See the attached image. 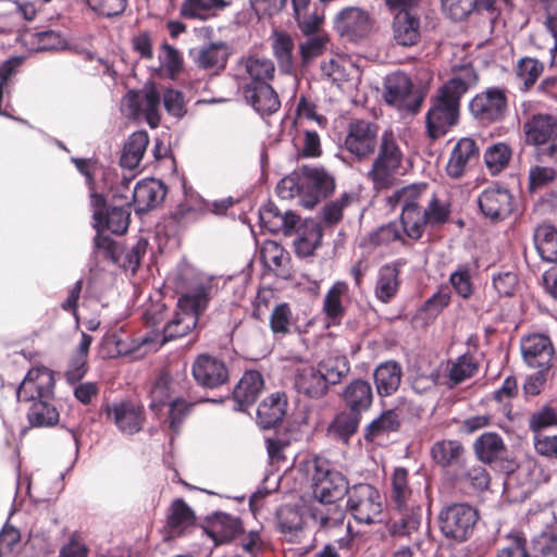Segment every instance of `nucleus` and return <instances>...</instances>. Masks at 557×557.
Returning <instances> with one entry per match:
<instances>
[{
    "instance_id": "nucleus-21",
    "label": "nucleus",
    "mask_w": 557,
    "mask_h": 557,
    "mask_svg": "<svg viewBox=\"0 0 557 557\" xmlns=\"http://www.w3.org/2000/svg\"><path fill=\"white\" fill-rule=\"evenodd\" d=\"M230 54L227 45L223 42H211L190 51L197 67L209 75H219L226 67Z\"/></svg>"
},
{
    "instance_id": "nucleus-12",
    "label": "nucleus",
    "mask_w": 557,
    "mask_h": 557,
    "mask_svg": "<svg viewBox=\"0 0 557 557\" xmlns=\"http://www.w3.org/2000/svg\"><path fill=\"white\" fill-rule=\"evenodd\" d=\"M412 90L413 83L410 77L403 72H394L385 79L383 97L387 104L416 114L422 106L423 96L413 94Z\"/></svg>"
},
{
    "instance_id": "nucleus-49",
    "label": "nucleus",
    "mask_w": 557,
    "mask_h": 557,
    "mask_svg": "<svg viewBox=\"0 0 557 557\" xmlns=\"http://www.w3.org/2000/svg\"><path fill=\"white\" fill-rule=\"evenodd\" d=\"M245 72L251 79L247 85L269 83L274 77L275 66L270 59L248 57L242 61Z\"/></svg>"
},
{
    "instance_id": "nucleus-57",
    "label": "nucleus",
    "mask_w": 557,
    "mask_h": 557,
    "mask_svg": "<svg viewBox=\"0 0 557 557\" xmlns=\"http://www.w3.org/2000/svg\"><path fill=\"white\" fill-rule=\"evenodd\" d=\"M543 158H541V161L536 160V163L531 165L529 169V184H528V190L530 193H535L546 186H548L550 183L555 182L557 172L556 169L552 165H544L542 164Z\"/></svg>"
},
{
    "instance_id": "nucleus-31",
    "label": "nucleus",
    "mask_w": 557,
    "mask_h": 557,
    "mask_svg": "<svg viewBox=\"0 0 557 557\" xmlns=\"http://www.w3.org/2000/svg\"><path fill=\"white\" fill-rule=\"evenodd\" d=\"M20 38L25 46L35 51L57 50L66 46V40L62 34L52 29H28L23 32Z\"/></svg>"
},
{
    "instance_id": "nucleus-37",
    "label": "nucleus",
    "mask_w": 557,
    "mask_h": 557,
    "mask_svg": "<svg viewBox=\"0 0 557 557\" xmlns=\"http://www.w3.org/2000/svg\"><path fill=\"white\" fill-rule=\"evenodd\" d=\"M348 284L343 281H337L331 286L324 297L323 312L334 325L339 324L345 314L343 299L348 295Z\"/></svg>"
},
{
    "instance_id": "nucleus-8",
    "label": "nucleus",
    "mask_w": 557,
    "mask_h": 557,
    "mask_svg": "<svg viewBox=\"0 0 557 557\" xmlns=\"http://www.w3.org/2000/svg\"><path fill=\"white\" fill-rule=\"evenodd\" d=\"M479 518V511L470 504L451 503L441 509L438 525L446 539L462 543L472 536Z\"/></svg>"
},
{
    "instance_id": "nucleus-13",
    "label": "nucleus",
    "mask_w": 557,
    "mask_h": 557,
    "mask_svg": "<svg viewBox=\"0 0 557 557\" xmlns=\"http://www.w3.org/2000/svg\"><path fill=\"white\" fill-rule=\"evenodd\" d=\"M478 205L482 214L492 222L506 220L515 211L517 201L510 190L500 185H492L481 191Z\"/></svg>"
},
{
    "instance_id": "nucleus-53",
    "label": "nucleus",
    "mask_w": 557,
    "mask_h": 557,
    "mask_svg": "<svg viewBox=\"0 0 557 557\" xmlns=\"http://www.w3.org/2000/svg\"><path fill=\"white\" fill-rule=\"evenodd\" d=\"M406 234L403 230L400 231L397 223L391 222L369 233L366 240L373 247L387 246L394 242H400L403 245H406Z\"/></svg>"
},
{
    "instance_id": "nucleus-43",
    "label": "nucleus",
    "mask_w": 557,
    "mask_h": 557,
    "mask_svg": "<svg viewBox=\"0 0 557 557\" xmlns=\"http://www.w3.org/2000/svg\"><path fill=\"white\" fill-rule=\"evenodd\" d=\"M544 63L535 58L523 57L517 61L515 73L521 82L520 89L524 92L535 87L536 82L544 73Z\"/></svg>"
},
{
    "instance_id": "nucleus-63",
    "label": "nucleus",
    "mask_w": 557,
    "mask_h": 557,
    "mask_svg": "<svg viewBox=\"0 0 557 557\" xmlns=\"http://www.w3.org/2000/svg\"><path fill=\"white\" fill-rule=\"evenodd\" d=\"M449 282L455 292L463 299L470 298L473 294L471 269L469 264H459L457 269L450 274Z\"/></svg>"
},
{
    "instance_id": "nucleus-32",
    "label": "nucleus",
    "mask_w": 557,
    "mask_h": 557,
    "mask_svg": "<svg viewBox=\"0 0 557 557\" xmlns=\"http://www.w3.org/2000/svg\"><path fill=\"white\" fill-rule=\"evenodd\" d=\"M374 382L380 396L394 394L401 382L403 369L394 360L382 362L374 370Z\"/></svg>"
},
{
    "instance_id": "nucleus-44",
    "label": "nucleus",
    "mask_w": 557,
    "mask_h": 557,
    "mask_svg": "<svg viewBox=\"0 0 557 557\" xmlns=\"http://www.w3.org/2000/svg\"><path fill=\"white\" fill-rule=\"evenodd\" d=\"M322 239V231L311 222L306 223L298 230V236L294 242V248L297 256L301 258L310 257L320 246Z\"/></svg>"
},
{
    "instance_id": "nucleus-4",
    "label": "nucleus",
    "mask_w": 557,
    "mask_h": 557,
    "mask_svg": "<svg viewBox=\"0 0 557 557\" xmlns=\"http://www.w3.org/2000/svg\"><path fill=\"white\" fill-rule=\"evenodd\" d=\"M55 386L54 373L45 366L33 367L21 382L16 397L20 401H32L27 418H59L51 403Z\"/></svg>"
},
{
    "instance_id": "nucleus-28",
    "label": "nucleus",
    "mask_w": 557,
    "mask_h": 557,
    "mask_svg": "<svg viewBox=\"0 0 557 557\" xmlns=\"http://www.w3.org/2000/svg\"><path fill=\"white\" fill-rule=\"evenodd\" d=\"M393 38L399 46H416L421 39L420 18L406 10H401L393 22Z\"/></svg>"
},
{
    "instance_id": "nucleus-10",
    "label": "nucleus",
    "mask_w": 557,
    "mask_h": 557,
    "mask_svg": "<svg viewBox=\"0 0 557 557\" xmlns=\"http://www.w3.org/2000/svg\"><path fill=\"white\" fill-rule=\"evenodd\" d=\"M377 132L379 126L375 123L363 119H351L347 126L344 149L356 161L369 160L380 145Z\"/></svg>"
},
{
    "instance_id": "nucleus-38",
    "label": "nucleus",
    "mask_w": 557,
    "mask_h": 557,
    "mask_svg": "<svg viewBox=\"0 0 557 557\" xmlns=\"http://www.w3.org/2000/svg\"><path fill=\"white\" fill-rule=\"evenodd\" d=\"M533 242L542 260L557 263V228L554 225H539L534 230Z\"/></svg>"
},
{
    "instance_id": "nucleus-62",
    "label": "nucleus",
    "mask_w": 557,
    "mask_h": 557,
    "mask_svg": "<svg viewBox=\"0 0 557 557\" xmlns=\"http://www.w3.org/2000/svg\"><path fill=\"white\" fill-rule=\"evenodd\" d=\"M360 420H331L326 435L332 441L349 444L350 437L357 432Z\"/></svg>"
},
{
    "instance_id": "nucleus-35",
    "label": "nucleus",
    "mask_w": 557,
    "mask_h": 557,
    "mask_svg": "<svg viewBox=\"0 0 557 557\" xmlns=\"http://www.w3.org/2000/svg\"><path fill=\"white\" fill-rule=\"evenodd\" d=\"M148 145L149 136L146 131H138L131 134L124 144L120 165L128 170L136 169L140 164Z\"/></svg>"
},
{
    "instance_id": "nucleus-50",
    "label": "nucleus",
    "mask_w": 557,
    "mask_h": 557,
    "mask_svg": "<svg viewBox=\"0 0 557 557\" xmlns=\"http://www.w3.org/2000/svg\"><path fill=\"white\" fill-rule=\"evenodd\" d=\"M322 505L323 507L310 508V517L319 523L320 529L327 530L342 525L346 511L337 503Z\"/></svg>"
},
{
    "instance_id": "nucleus-19",
    "label": "nucleus",
    "mask_w": 557,
    "mask_h": 557,
    "mask_svg": "<svg viewBox=\"0 0 557 557\" xmlns=\"http://www.w3.org/2000/svg\"><path fill=\"white\" fill-rule=\"evenodd\" d=\"M201 528L215 546L233 541L244 531L240 518L222 511L207 516Z\"/></svg>"
},
{
    "instance_id": "nucleus-1",
    "label": "nucleus",
    "mask_w": 557,
    "mask_h": 557,
    "mask_svg": "<svg viewBox=\"0 0 557 557\" xmlns=\"http://www.w3.org/2000/svg\"><path fill=\"white\" fill-rule=\"evenodd\" d=\"M479 83V74L468 64L455 71L430 98L425 115L428 136L435 140L445 136L459 122L461 98Z\"/></svg>"
},
{
    "instance_id": "nucleus-26",
    "label": "nucleus",
    "mask_w": 557,
    "mask_h": 557,
    "mask_svg": "<svg viewBox=\"0 0 557 557\" xmlns=\"http://www.w3.org/2000/svg\"><path fill=\"white\" fill-rule=\"evenodd\" d=\"M405 264L403 260H396L383 264L377 272L374 286V295L383 304H388L394 299L400 287V269Z\"/></svg>"
},
{
    "instance_id": "nucleus-5",
    "label": "nucleus",
    "mask_w": 557,
    "mask_h": 557,
    "mask_svg": "<svg viewBox=\"0 0 557 557\" xmlns=\"http://www.w3.org/2000/svg\"><path fill=\"white\" fill-rule=\"evenodd\" d=\"M377 153L366 174L374 190L391 188L401 174L404 153L392 132H385L377 146Z\"/></svg>"
},
{
    "instance_id": "nucleus-64",
    "label": "nucleus",
    "mask_w": 557,
    "mask_h": 557,
    "mask_svg": "<svg viewBox=\"0 0 557 557\" xmlns=\"http://www.w3.org/2000/svg\"><path fill=\"white\" fill-rule=\"evenodd\" d=\"M534 552L543 557H557V527L549 528L532 540Z\"/></svg>"
},
{
    "instance_id": "nucleus-47",
    "label": "nucleus",
    "mask_w": 557,
    "mask_h": 557,
    "mask_svg": "<svg viewBox=\"0 0 557 557\" xmlns=\"http://www.w3.org/2000/svg\"><path fill=\"white\" fill-rule=\"evenodd\" d=\"M135 349L131 336L123 331L108 333L101 342V351L106 358L127 356L133 354Z\"/></svg>"
},
{
    "instance_id": "nucleus-39",
    "label": "nucleus",
    "mask_w": 557,
    "mask_h": 557,
    "mask_svg": "<svg viewBox=\"0 0 557 557\" xmlns=\"http://www.w3.org/2000/svg\"><path fill=\"white\" fill-rule=\"evenodd\" d=\"M230 4L226 0H183L180 13L187 20L206 21Z\"/></svg>"
},
{
    "instance_id": "nucleus-11",
    "label": "nucleus",
    "mask_w": 557,
    "mask_h": 557,
    "mask_svg": "<svg viewBox=\"0 0 557 557\" xmlns=\"http://www.w3.org/2000/svg\"><path fill=\"white\" fill-rule=\"evenodd\" d=\"M263 433L267 454L271 462L285 459L283 450L298 438V420H256Z\"/></svg>"
},
{
    "instance_id": "nucleus-14",
    "label": "nucleus",
    "mask_w": 557,
    "mask_h": 557,
    "mask_svg": "<svg viewBox=\"0 0 557 557\" xmlns=\"http://www.w3.org/2000/svg\"><path fill=\"white\" fill-rule=\"evenodd\" d=\"M521 354L528 367L552 369L556 361L555 347L550 337L543 333L523 336L520 343Z\"/></svg>"
},
{
    "instance_id": "nucleus-20",
    "label": "nucleus",
    "mask_w": 557,
    "mask_h": 557,
    "mask_svg": "<svg viewBox=\"0 0 557 557\" xmlns=\"http://www.w3.org/2000/svg\"><path fill=\"white\" fill-rule=\"evenodd\" d=\"M264 387L262 374L257 370H248L240 377L233 391L232 408L238 412H247Z\"/></svg>"
},
{
    "instance_id": "nucleus-33",
    "label": "nucleus",
    "mask_w": 557,
    "mask_h": 557,
    "mask_svg": "<svg viewBox=\"0 0 557 557\" xmlns=\"http://www.w3.org/2000/svg\"><path fill=\"white\" fill-rule=\"evenodd\" d=\"M196 523V515L193 508L183 499L172 502L166 513V528L172 534L180 535Z\"/></svg>"
},
{
    "instance_id": "nucleus-45",
    "label": "nucleus",
    "mask_w": 557,
    "mask_h": 557,
    "mask_svg": "<svg viewBox=\"0 0 557 557\" xmlns=\"http://www.w3.org/2000/svg\"><path fill=\"white\" fill-rule=\"evenodd\" d=\"M359 201V197L354 191H345L341 196L324 205L321 211V218L325 225L333 226L338 224L344 216V211Z\"/></svg>"
},
{
    "instance_id": "nucleus-59",
    "label": "nucleus",
    "mask_w": 557,
    "mask_h": 557,
    "mask_svg": "<svg viewBox=\"0 0 557 557\" xmlns=\"http://www.w3.org/2000/svg\"><path fill=\"white\" fill-rule=\"evenodd\" d=\"M273 53L283 70H289L293 65L294 41L292 37L284 32H273L272 42Z\"/></svg>"
},
{
    "instance_id": "nucleus-17",
    "label": "nucleus",
    "mask_w": 557,
    "mask_h": 557,
    "mask_svg": "<svg viewBox=\"0 0 557 557\" xmlns=\"http://www.w3.org/2000/svg\"><path fill=\"white\" fill-rule=\"evenodd\" d=\"M191 373L195 381L206 388H216L225 384L230 376L226 363L209 354H201L195 359Z\"/></svg>"
},
{
    "instance_id": "nucleus-41",
    "label": "nucleus",
    "mask_w": 557,
    "mask_h": 557,
    "mask_svg": "<svg viewBox=\"0 0 557 557\" xmlns=\"http://www.w3.org/2000/svg\"><path fill=\"white\" fill-rule=\"evenodd\" d=\"M128 208L129 207L124 208L123 205L111 207L103 213L101 220L95 222L94 226L98 232L108 230L116 235L124 234L131 221V211Z\"/></svg>"
},
{
    "instance_id": "nucleus-29",
    "label": "nucleus",
    "mask_w": 557,
    "mask_h": 557,
    "mask_svg": "<svg viewBox=\"0 0 557 557\" xmlns=\"http://www.w3.org/2000/svg\"><path fill=\"white\" fill-rule=\"evenodd\" d=\"M345 407L349 411L359 416L367 411L373 401V391L369 382L358 379L350 382L342 394Z\"/></svg>"
},
{
    "instance_id": "nucleus-23",
    "label": "nucleus",
    "mask_w": 557,
    "mask_h": 557,
    "mask_svg": "<svg viewBox=\"0 0 557 557\" xmlns=\"http://www.w3.org/2000/svg\"><path fill=\"white\" fill-rule=\"evenodd\" d=\"M242 88L246 101L260 115H272L280 109L281 101L278 95L270 83L244 85Z\"/></svg>"
},
{
    "instance_id": "nucleus-25",
    "label": "nucleus",
    "mask_w": 557,
    "mask_h": 557,
    "mask_svg": "<svg viewBox=\"0 0 557 557\" xmlns=\"http://www.w3.org/2000/svg\"><path fill=\"white\" fill-rule=\"evenodd\" d=\"M261 226L271 233L292 235L300 221L292 211L282 212L273 202H268L259 211Z\"/></svg>"
},
{
    "instance_id": "nucleus-61",
    "label": "nucleus",
    "mask_w": 557,
    "mask_h": 557,
    "mask_svg": "<svg viewBox=\"0 0 557 557\" xmlns=\"http://www.w3.org/2000/svg\"><path fill=\"white\" fill-rule=\"evenodd\" d=\"M492 283L499 297H513L520 289L518 274L513 271L493 274Z\"/></svg>"
},
{
    "instance_id": "nucleus-3",
    "label": "nucleus",
    "mask_w": 557,
    "mask_h": 557,
    "mask_svg": "<svg viewBox=\"0 0 557 557\" xmlns=\"http://www.w3.org/2000/svg\"><path fill=\"white\" fill-rule=\"evenodd\" d=\"M212 284L210 281H200L182 294L176 308L171 310L170 317L154 338L144 336L140 345L161 346L166 342L181 338L189 334L197 325L199 317L206 311L211 300Z\"/></svg>"
},
{
    "instance_id": "nucleus-18",
    "label": "nucleus",
    "mask_w": 557,
    "mask_h": 557,
    "mask_svg": "<svg viewBox=\"0 0 557 557\" xmlns=\"http://www.w3.org/2000/svg\"><path fill=\"white\" fill-rule=\"evenodd\" d=\"M306 198V208L314 207L321 198L327 197L335 189V178L323 168L302 166L301 169Z\"/></svg>"
},
{
    "instance_id": "nucleus-36",
    "label": "nucleus",
    "mask_w": 557,
    "mask_h": 557,
    "mask_svg": "<svg viewBox=\"0 0 557 557\" xmlns=\"http://www.w3.org/2000/svg\"><path fill=\"white\" fill-rule=\"evenodd\" d=\"M442 9L451 20L461 21L474 12L495 9V0H441Z\"/></svg>"
},
{
    "instance_id": "nucleus-42",
    "label": "nucleus",
    "mask_w": 557,
    "mask_h": 557,
    "mask_svg": "<svg viewBox=\"0 0 557 557\" xmlns=\"http://www.w3.org/2000/svg\"><path fill=\"white\" fill-rule=\"evenodd\" d=\"M430 454L437 466L448 468L459 462L463 446L455 440H442L432 445Z\"/></svg>"
},
{
    "instance_id": "nucleus-6",
    "label": "nucleus",
    "mask_w": 557,
    "mask_h": 557,
    "mask_svg": "<svg viewBox=\"0 0 557 557\" xmlns=\"http://www.w3.org/2000/svg\"><path fill=\"white\" fill-rule=\"evenodd\" d=\"M311 476L312 496L320 504L337 503L349 492L347 478L331 468L327 459L314 456L305 463Z\"/></svg>"
},
{
    "instance_id": "nucleus-15",
    "label": "nucleus",
    "mask_w": 557,
    "mask_h": 557,
    "mask_svg": "<svg viewBox=\"0 0 557 557\" xmlns=\"http://www.w3.org/2000/svg\"><path fill=\"white\" fill-rule=\"evenodd\" d=\"M288 360L298 367L295 370L294 387L299 394H304L310 398H321L329 389L322 373L318 367L308 364L309 359L298 355H292Z\"/></svg>"
},
{
    "instance_id": "nucleus-34",
    "label": "nucleus",
    "mask_w": 557,
    "mask_h": 557,
    "mask_svg": "<svg viewBox=\"0 0 557 557\" xmlns=\"http://www.w3.org/2000/svg\"><path fill=\"white\" fill-rule=\"evenodd\" d=\"M369 26V15L359 8H346L335 18V28L341 35L357 36Z\"/></svg>"
},
{
    "instance_id": "nucleus-22",
    "label": "nucleus",
    "mask_w": 557,
    "mask_h": 557,
    "mask_svg": "<svg viewBox=\"0 0 557 557\" xmlns=\"http://www.w3.org/2000/svg\"><path fill=\"white\" fill-rule=\"evenodd\" d=\"M479 156L480 149L473 138H460L450 152L446 165L447 175L451 178L461 177L467 169L479 160Z\"/></svg>"
},
{
    "instance_id": "nucleus-55",
    "label": "nucleus",
    "mask_w": 557,
    "mask_h": 557,
    "mask_svg": "<svg viewBox=\"0 0 557 557\" xmlns=\"http://www.w3.org/2000/svg\"><path fill=\"white\" fill-rule=\"evenodd\" d=\"M294 324L290 306L287 302L276 305L270 315V329L273 334L284 337L290 333Z\"/></svg>"
},
{
    "instance_id": "nucleus-9",
    "label": "nucleus",
    "mask_w": 557,
    "mask_h": 557,
    "mask_svg": "<svg viewBox=\"0 0 557 557\" xmlns=\"http://www.w3.org/2000/svg\"><path fill=\"white\" fill-rule=\"evenodd\" d=\"M508 110V90L505 87H488L469 102L471 115L485 126L504 121Z\"/></svg>"
},
{
    "instance_id": "nucleus-30",
    "label": "nucleus",
    "mask_w": 557,
    "mask_h": 557,
    "mask_svg": "<svg viewBox=\"0 0 557 557\" xmlns=\"http://www.w3.org/2000/svg\"><path fill=\"white\" fill-rule=\"evenodd\" d=\"M92 343V336L83 333L81 342L69 360L67 368L64 372L66 382L71 385L79 383L88 372V352Z\"/></svg>"
},
{
    "instance_id": "nucleus-51",
    "label": "nucleus",
    "mask_w": 557,
    "mask_h": 557,
    "mask_svg": "<svg viewBox=\"0 0 557 557\" xmlns=\"http://www.w3.org/2000/svg\"><path fill=\"white\" fill-rule=\"evenodd\" d=\"M277 528L281 533L296 535L302 530L304 520L300 507L284 505L276 511Z\"/></svg>"
},
{
    "instance_id": "nucleus-2",
    "label": "nucleus",
    "mask_w": 557,
    "mask_h": 557,
    "mask_svg": "<svg viewBox=\"0 0 557 557\" xmlns=\"http://www.w3.org/2000/svg\"><path fill=\"white\" fill-rule=\"evenodd\" d=\"M428 184H412L395 190L387 203L401 208L400 223L406 236L411 240L422 238L425 227L445 224L450 215L449 206L438 200L435 194L423 206Z\"/></svg>"
},
{
    "instance_id": "nucleus-40",
    "label": "nucleus",
    "mask_w": 557,
    "mask_h": 557,
    "mask_svg": "<svg viewBox=\"0 0 557 557\" xmlns=\"http://www.w3.org/2000/svg\"><path fill=\"white\" fill-rule=\"evenodd\" d=\"M478 459L484 463H492L506 451L503 438L493 432L483 433L473 444Z\"/></svg>"
},
{
    "instance_id": "nucleus-16",
    "label": "nucleus",
    "mask_w": 557,
    "mask_h": 557,
    "mask_svg": "<svg viewBox=\"0 0 557 557\" xmlns=\"http://www.w3.org/2000/svg\"><path fill=\"white\" fill-rule=\"evenodd\" d=\"M124 101L128 116L138 119L144 114L150 127L154 128L159 125L161 119L159 112L160 95L153 85L145 88L144 91H128Z\"/></svg>"
},
{
    "instance_id": "nucleus-46",
    "label": "nucleus",
    "mask_w": 557,
    "mask_h": 557,
    "mask_svg": "<svg viewBox=\"0 0 557 557\" xmlns=\"http://www.w3.org/2000/svg\"><path fill=\"white\" fill-rule=\"evenodd\" d=\"M293 414L285 392H275L267 396L258 406L257 418H287Z\"/></svg>"
},
{
    "instance_id": "nucleus-56",
    "label": "nucleus",
    "mask_w": 557,
    "mask_h": 557,
    "mask_svg": "<svg viewBox=\"0 0 557 557\" xmlns=\"http://www.w3.org/2000/svg\"><path fill=\"white\" fill-rule=\"evenodd\" d=\"M512 156V150L509 145L505 143L495 144L486 149L484 152V161L486 168L492 174H498L507 165Z\"/></svg>"
},
{
    "instance_id": "nucleus-7",
    "label": "nucleus",
    "mask_w": 557,
    "mask_h": 557,
    "mask_svg": "<svg viewBox=\"0 0 557 557\" xmlns=\"http://www.w3.org/2000/svg\"><path fill=\"white\" fill-rule=\"evenodd\" d=\"M524 145L535 149L534 157L553 158L557 153V114L535 112L530 114L522 124Z\"/></svg>"
},
{
    "instance_id": "nucleus-60",
    "label": "nucleus",
    "mask_w": 557,
    "mask_h": 557,
    "mask_svg": "<svg viewBox=\"0 0 557 557\" xmlns=\"http://www.w3.org/2000/svg\"><path fill=\"white\" fill-rule=\"evenodd\" d=\"M411 491L408 485V470L395 468L392 475V497L398 509H403Z\"/></svg>"
},
{
    "instance_id": "nucleus-48",
    "label": "nucleus",
    "mask_w": 557,
    "mask_h": 557,
    "mask_svg": "<svg viewBox=\"0 0 557 557\" xmlns=\"http://www.w3.org/2000/svg\"><path fill=\"white\" fill-rule=\"evenodd\" d=\"M172 379L169 373H160L150 391V408L156 416L164 413V409L173 399L171 396Z\"/></svg>"
},
{
    "instance_id": "nucleus-54",
    "label": "nucleus",
    "mask_w": 557,
    "mask_h": 557,
    "mask_svg": "<svg viewBox=\"0 0 557 557\" xmlns=\"http://www.w3.org/2000/svg\"><path fill=\"white\" fill-rule=\"evenodd\" d=\"M401 511V518L394 521L391 527V533L393 535H410L413 531H417L421 524L422 508L421 506H412L410 509H406V506Z\"/></svg>"
},
{
    "instance_id": "nucleus-52",
    "label": "nucleus",
    "mask_w": 557,
    "mask_h": 557,
    "mask_svg": "<svg viewBox=\"0 0 557 557\" xmlns=\"http://www.w3.org/2000/svg\"><path fill=\"white\" fill-rule=\"evenodd\" d=\"M318 369L327 386L339 383L349 371L348 362L343 356L327 357L321 360L318 363Z\"/></svg>"
},
{
    "instance_id": "nucleus-24",
    "label": "nucleus",
    "mask_w": 557,
    "mask_h": 557,
    "mask_svg": "<svg viewBox=\"0 0 557 557\" xmlns=\"http://www.w3.org/2000/svg\"><path fill=\"white\" fill-rule=\"evenodd\" d=\"M166 195L163 183L156 178L138 182L132 190L136 212H147L159 206Z\"/></svg>"
},
{
    "instance_id": "nucleus-58",
    "label": "nucleus",
    "mask_w": 557,
    "mask_h": 557,
    "mask_svg": "<svg viewBox=\"0 0 557 557\" xmlns=\"http://www.w3.org/2000/svg\"><path fill=\"white\" fill-rule=\"evenodd\" d=\"M260 258L271 270L285 268L289 261V253L274 240H265L260 250Z\"/></svg>"
},
{
    "instance_id": "nucleus-27",
    "label": "nucleus",
    "mask_w": 557,
    "mask_h": 557,
    "mask_svg": "<svg viewBox=\"0 0 557 557\" xmlns=\"http://www.w3.org/2000/svg\"><path fill=\"white\" fill-rule=\"evenodd\" d=\"M479 367L480 364L472 354H462L447 362V371L442 376L441 384L448 388H454L465 381L472 379L478 373Z\"/></svg>"
}]
</instances>
